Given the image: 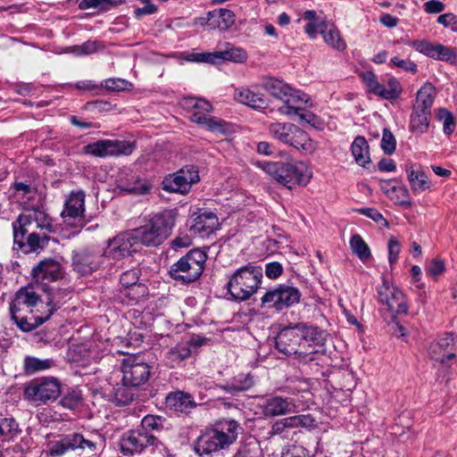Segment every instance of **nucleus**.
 <instances>
[{"label":"nucleus","mask_w":457,"mask_h":457,"mask_svg":"<svg viewBox=\"0 0 457 457\" xmlns=\"http://www.w3.org/2000/svg\"><path fill=\"white\" fill-rule=\"evenodd\" d=\"M187 61L196 62L220 63L222 61L243 62L246 60V53L237 47H231L225 51L213 53H192L187 57Z\"/></svg>","instance_id":"nucleus-21"},{"label":"nucleus","mask_w":457,"mask_h":457,"mask_svg":"<svg viewBox=\"0 0 457 457\" xmlns=\"http://www.w3.org/2000/svg\"><path fill=\"white\" fill-rule=\"evenodd\" d=\"M328 21L320 20V21L307 22L304 27V32L312 39L317 37L318 33L321 34V31L326 27Z\"/></svg>","instance_id":"nucleus-55"},{"label":"nucleus","mask_w":457,"mask_h":457,"mask_svg":"<svg viewBox=\"0 0 457 457\" xmlns=\"http://www.w3.org/2000/svg\"><path fill=\"white\" fill-rule=\"evenodd\" d=\"M381 148L385 154L389 155L394 154L396 148V140L392 132L386 128L383 129Z\"/></svg>","instance_id":"nucleus-52"},{"label":"nucleus","mask_w":457,"mask_h":457,"mask_svg":"<svg viewBox=\"0 0 457 457\" xmlns=\"http://www.w3.org/2000/svg\"><path fill=\"white\" fill-rule=\"evenodd\" d=\"M302 294L297 287L279 284L269 290L262 296V306L281 312L300 302Z\"/></svg>","instance_id":"nucleus-10"},{"label":"nucleus","mask_w":457,"mask_h":457,"mask_svg":"<svg viewBox=\"0 0 457 457\" xmlns=\"http://www.w3.org/2000/svg\"><path fill=\"white\" fill-rule=\"evenodd\" d=\"M387 248L388 261L390 265H393L398 260V255L401 252V244L395 237H391L388 240Z\"/></svg>","instance_id":"nucleus-54"},{"label":"nucleus","mask_w":457,"mask_h":457,"mask_svg":"<svg viewBox=\"0 0 457 457\" xmlns=\"http://www.w3.org/2000/svg\"><path fill=\"white\" fill-rule=\"evenodd\" d=\"M192 121L204 125L207 129L211 131L216 132H223L224 131V122L223 120L212 117L206 113L195 112L192 113L190 116Z\"/></svg>","instance_id":"nucleus-42"},{"label":"nucleus","mask_w":457,"mask_h":457,"mask_svg":"<svg viewBox=\"0 0 457 457\" xmlns=\"http://www.w3.org/2000/svg\"><path fill=\"white\" fill-rule=\"evenodd\" d=\"M253 384V379L249 377H245L243 381L235 380L231 385L228 386L226 389L228 392L234 394L236 392L247 390Z\"/></svg>","instance_id":"nucleus-59"},{"label":"nucleus","mask_w":457,"mask_h":457,"mask_svg":"<svg viewBox=\"0 0 457 457\" xmlns=\"http://www.w3.org/2000/svg\"><path fill=\"white\" fill-rule=\"evenodd\" d=\"M302 345L309 346H323L326 341V333L317 327L307 326L304 323L298 324Z\"/></svg>","instance_id":"nucleus-35"},{"label":"nucleus","mask_w":457,"mask_h":457,"mask_svg":"<svg viewBox=\"0 0 457 457\" xmlns=\"http://www.w3.org/2000/svg\"><path fill=\"white\" fill-rule=\"evenodd\" d=\"M129 82L122 79H107L104 80L102 86L108 90L120 91L127 88Z\"/></svg>","instance_id":"nucleus-58"},{"label":"nucleus","mask_w":457,"mask_h":457,"mask_svg":"<svg viewBox=\"0 0 457 457\" xmlns=\"http://www.w3.org/2000/svg\"><path fill=\"white\" fill-rule=\"evenodd\" d=\"M41 289H37V287L33 283L29 284L26 287H21L15 294L14 298L18 305H29V308L36 310L37 308L44 311L46 303L40 298Z\"/></svg>","instance_id":"nucleus-30"},{"label":"nucleus","mask_w":457,"mask_h":457,"mask_svg":"<svg viewBox=\"0 0 457 457\" xmlns=\"http://www.w3.org/2000/svg\"><path fill=\"white\" fill-rule=\"evenodd\" d=\"M378 301L387 307V309L395 313H407V304L403 293L390 284L389 281L382 278V284L377 287Z\"/></svg>","instance_id":"nucleus-18"},{"label":"nucleus","mask_w":457,"mask_h":457,"mask_svg":"<svg viewBox=\"0 0 457 457\" xmlns=\"http://www.w3.org/2000/svg\"><path fill=\"white\" fill-rule=\"evenodd\" d=\"M453 348V337L452 334H445L436 341L432 342L428 348L430 358L436 361L445 364L449 360L455 357L454 353H451Z\"/></svg>","instance_id":"nucleus-26"},{"label":"nucleus","mask_w":457,"mask_h":457,"mask_svg":"<svg viewBox=\"0 0 457 457\" xmlns=\"http://www.w3.org/2000/svg\"><path fill=\"white\" fill-rule=\"evenodd\" d=\"M350 246L354 254L362 262L368 261L371 253L369 245L365 243L360 235H353L350 239Z\"/></svg>","instance_id":"nucleus-47"},{"label":"nucleus","mask_w":457,"mask_h":457,"mask_svg":"<svg viewBox=\"0 0 457 457\" xmlns=\"http://www.w3.org/2000/svg\"><path fill=\"white\" fill-rule=\"evenodd\" d=\"M405 171L413 193H421L430 188L431 183L419 163H406Z\"/></svg>","instance_id":"nucleus-31"},{"label":"nucleus","mask_w":457,"mask_h":457,"mask_svg":"<svg viewBox=\"0 0 457 457\" xmlns=\"http://www.w3.org/2000/svg\"><path fill=\"white\" fill-rule=\"evenodd\" d=\"M323 28L321 35L324 42L335 50L344 51L346 48V43L342 38L337 28L329 22Z\"/></svg>","instance_id":"nucleus-39"},{"label":"nucleus","mask_w":457,"mask_h":457,"mask_svg":"<svg viewBox=\"0 0 457 457\" xmlns=\"http://www.w3.org/2000/svg\"><path fill=\"white\" fill-rule=\"evenodd\" d=\"M122 382L130 386L145 384L151 375L150 366L140 356H129L122 362Z\"/></svg>","instance_id":"nucleus-14"},{"label":"nucleus","mask_w":457,"mask_h":457,"mask_svg":"<svg viewBox=\"0 0 457 457\" xmlns=\"http://www.w3.org/2000/svg\"><path fill=\"white\" fill-rule=\"evenodd\" d=\"M21 434L17 420L12 417L0 418V443L14 441Z\"/></svg>","instance_id":"nucleus-37"},{"label":"nucleus","mask_w":457,"mask_h":457,"mask_svg":"<svg viewBox=\"0 0 457 457\" xmlns=\"http://www.w3.org/2000/svg\"><path fill=\"white\" fill-rule=\"evenodd\" d=\"M262 280V267L248 263L231 275L226 287L233 299L243 302L257 292Z\"/></svg>","instance_id":"nucleus-3"},{"label":"nucleus","mask_w":457,"mask_h":457,"mask_svg":"<svg viewBox=\"0 0 457 457\" xmlns=\"http://www.w3.org/2000/svg\"><path fill=\"white\" fill-rule=\"evenodd\" d=\"M166 407L176 413L188 414L197 406L192 395L183 391L170 392L165 398Z\"/></svg>","instance_id":"nucleus-27"},{"label":"nucleus","mask_w":457,"mask_h":457,"mask_svg":"<svg viewBox=\"0 0 457 457\" xmlns=\"http://www.w3.org/2000/svg\"><path fill=\"white\" fill-rule=\"evenodd\" d=\"M137 386H130L125 385L123 382L118 386L114 390V398L118 405L125 406L129 404L135 397L133 388Z\"/></svg>","instance_id":"nucleus-48"},{"label":"nucleus","mask_w":457,"mask_h":457,"mask_svg":"<svg viewBox=\"0 0 457 457\" xmlns=\"http://www.w3.org/2000/svg\"><path fill=\"white\" fill-rule=\"evenodd\" d=\"M102 442V436L98 433L85 436L79 432H73L63 435L59 440L52 442L49 447V455L51 457H61L71 451H80L87 454H94L97 452Z\"/></svg>","instance_id":"nucleus-5"},{"label":"nucleus","mask_w":457,"mask_h":457,"mask_svg":"<svg viewBox=\"0 0 457 457\" xmlns=\"http://www.w3.org/2000/svg\"><path fill=\"white\" fill-rule=\"evenodd\" d=\"M191 355V349L188 344H179L166 353V359L172 365L179 364Z\"/></svg>","instance_id":"nucleus-46"},{"label":"nucleus","mask_w":457,"mask_h":457,"mask_svg":"<svg viewBox=\"0 0 457 457\" xmlns=\"http://www.w3.org/2000/svg\"><path fill=\"white\" fill-rule=\"evenodd\" d=\"M54 361L51 359H38L33 356H27L23 361V370L28 375L52 368Z\"/></svg>","instance_id":"nucleus-43"},{"label":"nucleus","mask_w":457,"mask_h":457,"mask_svg":"<svg viewBox=\"0 0 457 457\" xmlns=\"http://www.w3.org/2000/svg\"><path fill=\"white\" fill-rule=\"evenodd\" d=\"M85 193L82 190L72 191L64 203L61 216L63 221L75 228L84 226Z\"/></svg>","instance_id":"nucleus-19"},{"label":"nucleus","mask_w":457,"mask_h":457,"mask_svg":"<svg viewBox=\"0 0 457 457\" xmlns=\"http://www.w3.org/2000/svg\"><path fill=\"white\" fill-rule=\"evenodd\" d=\"M281 457H308L307 451L301 445H292L282 453Z\"/></svg>","instance_id":"nucleus-63"},{"label":"nucleus","mask_w":457,"mask_h":457,"mask_svg":"<svg viewBox=\"0 0 457 457\" xmlns=\"http://www.w3.org/2000/svg\"><path fill=\"white\" fill-rule=\"evenodd\" d=\"M299 331L298 324L281 329L275 338L276 348L285 355L301 354L302 341Z\"/></svg>","instance_id":"nucleus-22"},{"label":"nucleus","mask_w":457,"mask_h":457,"mask_svg":"<svg viewBox=\"0 0 457 457\" xmlns=\"http://www.w3.org/2000/svg\"><path fill=\"white\" fill-rule=\"evenodd\" d=\"M207 260L206 253L200 249L189 251L170 268V276L176 281L187 285L202 275Z\"/></svg>","instance_id":"nucleus-6"},{"label":"nucleus","mask_w":457,"mask_h":457,"mask_svg":"<svg viewBox=\"0 0 457 457\" xmlns=\"http://www.w3.org/2000/svg\"><path fill=\"white\" fill-rule=\"evenodd\" d=\"M19 239L20 240L15 239V228H13L14 245H18L21 250L28 253L45 248L50 240V237L47 236L46 232L40 234L31 231L30 233L28 232L22 238L19 237Z\"/></svg>","instance_id":"nucleus-28"},{"label":"nucleus","mask_w":457,"mask_h":457,"mask_svg":"<svg viewBox=\"0 0 457 457\" xmlns=\"http://www.w3.org/2000/svg\"><path fill=\"white\" fill-rule=\"evenodd\" d=\"M102 47L100 42L88 40L80 46H71L69 52L76 55H87L96 53Z\"/></svg>","instance_id":"nucleus-49"},{"label":"nucleus","mask_w":457,"mask_h":457,"mask_svg":"<svg viewBox=\"0 0 457 457\" xmlns=\"http://www.w3.org/2000/svg\"><path fill=\"white\" fill-rule=\"evenodd\" d=\"M176 213L166 210L154 214L144 226L133 230L138 243L146 246H157L162 244L175 225Z\"/></svg>","instance_id":"nucleus-4"},{"label":"nucleus","mask_w":457,"mask_h":457,"mask_svg":"<svg viewBox=\"0 0 457 457\" xmlns=\"http://www.w3.org/2000/svg\"><path fill=\"white\" fill-rule=\"evenodd\" d=\"M259 166L271 179L289 189L305 186L311 179L306 165L301 162H264Z\"/></svg>","instance_id":"nucleus-2"},{"label":"nucleus","mask_w":457,"mask_h":457,"mask_svg":"<svg viewBox=\"0 0 457 457\" xmlns=\"http://www.w3.org/2000/svg\"><path fill=\"white\" fill-rule=\"evenodd\" d=\"M199 179L198 169L195 165H186L178 171L167 175L162 182V187L169 193L187 195L192 185Z\"/></svg>","instance_id":"nucleus-12"},{"label":"nucleus","mask_w":457,"mask_h":457,"mask_svg":"<svg viewBox=\"0 0 457 457\" xmlns=\"http://www.w3.org/2000/svg\"><path fill=\"white\" fill-rule=\"evenodd\" d=\"M17 224L12 223L15 228V239L19 237L22 238L29 229L40 228L48 233L54 231L51 218L46 212L40 208H31L25 210L18 218Z\"/></svg>","instance_id":"nucleus-11"},{"label":"nucleus","mask_w":457,"mask_h":457,"mask_svg":"<svg viewBox=\"0 0 457 457\" xmlns=\"http://www.w3.org/2000/svg\"><path fill=\"white\" fill-rule=\"evenodd\" d=\"M351 150L356 163L360 166L366 167L370 162L369 145L364 137H356L352 144Z\"/></svg>","instance_id":"nucleus-38"},{"label":"nucleus","mask_w":457,"mask_h":457,"mask_svg":"<svg viewBox=\"0 0 457 457\" xmlns=\"http://www.w3.org/2000/svg\"><path fill=\"white\" fill-rule=\"evenodd\" d=\"M435 55L433 58L448 62L450 63L457 62V52L452 48L443 45H436L435 46Z\"/></svg>","instance_id":"nucleus-50"},{"label":"nucleus","mask_w":457,"mask_h":457,"mask_svg":"<svg viewBox=\"0 0 457 457\" xmlns=\"http://www.w3.org/2000/svg\"><path fill=\"white\" fill-rule=\"evenodd\" d=\"M152 183L145 179L139 177L132 178L131 181L120 186L121 191L134 194V195H145L152 189Z\"/></svg>","instance_id":"nucleus-44"},{"label":"nucleus","mask_w":457,"mask_h":457,"mask_svg":"<svg viewBox=\"0 0 457 457\" xmlns=\"http://www.w3.org/2000/svg\"><path fill=\"white\" fill-rule=\"evenodd\" d=\"M410 46H411L416 51L424 54L429 57H434L435 54V46L430 44L425 40H415L412 41Z\"/></svg>","instance_id":"nucleus-53"},{"label":"nucleus","mask_w":457,"mask_h":457,"mask_svg":"<svg viewBox=\"0 0 457 457\" xmlns=\"http://www.w3.org/2000/svg\"><path fill=\"white\" fill-rule=\"evenodd\" d=\"M137 244L138 241L134 231L120 234L109 240L104 255L114 260L122 259L136 252Z\"/></svg>","instance_id":"nucleus-20"},{"label":"nucleus","mask_w":457,"mask_h":457,"mask_svg":"<svg viewBox=\"0 0 457 457\" xmlns=\"http://www.w3.org/2000/svg\"><path fill=\"white\" fill-rule=\"evenodd\" d=\"M431 111L420 109V107H413L411 116V129L419 133L427 131L429 125V117Z\"/></svg>","instance_id":"nucleus-41"},{"label":"nucleus","mask_w":457,"mask_h":457,"mask_svg":"<svg viewBox=\"0 0 457 457\" xmlns=\"http://www.w3.org/2000/svg\"><path fill=\"white\" fill-rule=\"evenodd\" d=\"M445 7L439 0H429L424 4V10L428 13H439L445 10Z\"/></svg>","instance_id":"nucleus-64"},{"label":"nucleus","mask_w":457,"mask_h":457,"mask_svg":"<svg viewBox=\"0 0 457 457\" xmlns=\"http://www.w3.org/2000/svg\"><path fill=\"white\" fill-rule=\"evenodd\" d=\"M145 5L141 8H137L135 10L136 17L139 18L143 15L153 14L156 12L157 8L154 4L151 3V0H139Z\"/></svg>","instance_id":"nucleus-62"},{"label":"nucleus","mask_w":457,"mask_h":457,"mask_svg":"<svg viewBox=\"0 0 457 457\" xmlns=\"http://www.w3.org/2000/svg\"><path fill=\"white\" fill-rule=\"evenodd\" d=\"M361 77L369 87L370 92L384 99L396 98L401 93L400 85L394 79H390L387 87H385L378 81L376 75L372 71H367L362 72Z\"/></svg>","instance_id":"nucleus-23"},{"label":"nucleus","mask_w":457,"mask_h":457,"mask_svg":"<svg viewBox=\"0 0 457 457\" xmlns=\"http://www.w3.org/2000/svg\"><path fill=\"white\" fill-rule=\"evenodd\" d=\"M244 428L232 419H224L216 424V428L201 435L195 445V452L199 455L210 454L228 447L237 441Z\"/></svg>","instance_id":"nucleus-1"},{"label":"nucleus","mask_w":457,"mask_h":457,"mask_svg":"<svg viewBox=\"0 0 457 457\" xmlns=\"http://www.w3.org/2000/svg\"><path fill=\"white\" fill-rule=\"evenodd\" d=\"M262 87L273 97L290 103L289 96H293V88L283 80L276 78H266L262 80Z\"/></svg>","instance_id":"nucleus-33"},{"label":"nucleus","mask_w":457,"mask_h":457,"mask_svg":"<svg viewBox=\"0 0 457 457\" xmlns=\"http://www.w3.org/2000/svg\"><path fill=\"white\" fill-rule=\"evenodd\" d=\"M233 457H259V448L251 443L241 445Z\"/></svg>","instance_id":"nucleus-57"},{"label":"nucleus","mask_w":457,"mask_h":457,"mask_svg":"<svg viewBox=\"0 0 457 457\" xmlns=\"http://www.w3.org/2000/svg\"><path fill=\"white\" fill-rule=\"evenodd\" d=\"M360 214L365 215L376 222H381L382 225L387 227L388 222L383 215L375 208H360L355 210Z\"/></svg>","instance_id":"nucleus-56"},{"label":"nucleus","mask_w":457,"mask_h":457,"mask_svg":"<svg viewBox=\"0 0 457 457\" xmlns=\"http://www.w3.org/2000/svg\"><path fill=\"white\" fill-rule=\"evenodd\" d=\"M209 25L225 31L235 24V14L231 10L220 8L211 11L207 14Z\"/></svg>","instance_id":"nucleus-34"},{"label":"nucleus","mask_w":457,"mask_h":457,"mask_svg":"<svg viewBox=\"0 0 457 457\" xmlns=\"http://www.w3.org/2000/svg\"><path fill=\"white\" fill-rule=\"evenodd\" d=\"M104 256L100 250L94 247L75 250L71 255L72 269L81 276L91 274L103 264Z\"/></svg>","instance_id":"nucleus-15"},{"label":"nucleus","mask_w":457,"mask_h":457,"mask_svg":"<svg viewBox=\"0 0 457 457\" xmlns=\"http://www.w3.org/2000/svg\"><path fill=\"white\" fill-rule=\"evenodd\" d=\"M283 271L282 265L278 262H269L266 264L265 274L269 278H278Z\"/></svg>","instance_id":"nucleus-61"},{"label":"nucleus","mask_w":457,"mask_h":457,"mask_svg":"<svg viewBox=\"0 0 457 457\" xmlns=\"http://www.w3.org/2000/svg\"><path fill=\"white\" fill-rule=\"evenodd\" d=\"M234 99L237 102L255 110L265 109L268 106V103L264 96L248 87L235 88Z\"/></svg>","instance_id":"nucleus-29"},{"label":"nucleus","mask_w":457,"mask_h":457,"mask_svg":"<svg viewBox=\"0 0 457 457\" xmlns=\"http://www.w3.org/2000/svg\"><path fill=\"white\" fill-rule=\"evenodd\" d=\"M269 134L276 140L300 149L305 153H312L315 149L314 143L308 134L298 126L289 122H273L269 126Z\"/></svg>","instance_id":"nucleus-7"},{"label":"nucleus","mask_w":457,"mask_h":457,"mask_svg":"<svg viewBox=\"0 0 457 457\" xmlns=\"http://www.w3.org/2000/svg\"><path fill=\"white\" fill-rule=\"evenodd\" d=\"M219 220L212 212H201L194 218L189 230L192 234L200 237H208L219 228Z\"/></svg>","instance_id":"nucleus-25"},{"label":"nucleus","mask_w":457,"mask_h":457,"mask_svg":"<svg viewBox=\"0 0 457 457\" xmlns=\"http://www.w3.org/2000/svg\"><path fill=\"white\" fill-rule=\"evenodd\" d=\"M262 413L266 418H274L293 413L296 410L294 399L274 395L267 398L262 403Z\"/></svg>","instance_id":"nucleus-24"},{"label":"nucleus","mask_w":457,"mask_h":457,"mask_svg":"<svg viewBox=\"0 0 457 457\" xmlns=\"http://www.w3.org/2000/svg\"><path fill=\"white\" fill-rule=\"evenodd\" d=\"M60 394L61 385L54 378L33 379L24 389L25 399L37 406L56 400Z\"/></svg>","instance_id":"nucleus-9"},{"label":"nucleus","mask_w":457,"mask_h":457,"mask_svg":"<svg viewBox=\"0 0 457 457\" xmlns=\"http://www.w3.org/2000/svg\"><path fill=\"white\" fill-rule=\"evenodd\" d=\"M161 444L158 438L148 434L139 428L128 431L120 438V451L123 454H133L145 451L150 446H156Z\"/></svg>","instance_id":"nucleus-17"},{"label":"nucleus","mask_w":457,"mask_h":457,"mask_svg":"<svg viewBox=\"0 0 457 457\" xmlns=\"http://www.w3.org/2000/svg\"><path fill=\"white\" fill-rule=\"evenodd\" d=\"M171 425L168 420L161 415L147 414L142 420L139 428L148 434L160 433L169 430Z\"/></svg>","instance_id":"nucleus-36"},{"label":"nucleus","mask_w":457,"mask_h":457,"mask_svg":"<svg viewBox=\"0 0 457 457\" xmlns=\"http://www.w3.org/2000/svg\"><path fill=\"white\" fill-rule=\"evenodd\" d=\"M63 277V270L61 263L54 259L48 258L38 262L32 269L33 284L41 291L49 290L47 284L55 282Z\"/></svg>","instance_id":"nucleus-16"},{"label":"nucleus","mask_w":457,"mask_h":457,"mask_svg":"<svg viewBox=\"0 0 457 457\" xmlns=\"http://www.w3.org/2000/svg\"><path fill=\"white\" fill-rule=\"evenodd\" d=\"M136 149V144L127 140L101 139L84 146L85 154L99 158L107 156L129 155Z\"/></svg>","instance_id":"nucleus-13"},{"label":"nucleus","mask_w":457,"mask_h":457,"mask_svg":"<svg viewBox=\"0 0 457 457\" xmlns=\"http://www.w3.org/2000/svg\"><path fill=\"white\" fill-rule=\"evenodd\" d=\"M49 290L44 291L47 295L46 306L54 307V311H56L64 302V298L70 294V290L67 287L54 288L53 287H49Z\"/></svg>","instance_id":"nucleus-45"},{"label":"nucleus","mask_w":457,"mask_h":457,"mask_svg":"<svg viewBox=\"0 0 457 457\" xmlns=\"http://www.w3.org/2000/svg\"><path fill=\"white\" fill-rule=\"evenodd\" d=\"M54 312V307H44V311L39 308L31 309L29 305H18L16 298L10 303L11 317L17 326L25 332L31 331L45 321L50 319Z\"/></svg>","instance_id":"nucleus-8"},{"label":"nucleus","mask_w":457,"mask_h":457,"mask_svg":"<svg viewBox=\"0 0 457 457\" xmlns=\"http://www.w3.org/2000/svg\"><path fill=\"white\" fill-rule=\"evenodd\" d=\"M140 274V270L135 268L124 271L120 278V283L125 289L135 291L133 294H131V292L127 294V295L132 300H137L140 295H144L146 292L145 286L138 283Z\"/></svg>","instance_id":"nucleus-32"},{"label":"nucleus","mask_w":457,"mask_h":457,"mask_svg":"<svg viewBox=\"0 0 457 457\" xmlns=\"http://www.w3.org/2000/svg\"><path fill=\"white\" fill-rule=\"evenodd\" d=\"M436 96V88L431 83L424 84L417 93L416 102L413 107H420L431 111Z\"/></svg>","instance_id":"nucleus-40"},{"label":"nucleus","mask_w":457,"mask_h":457,"mask_svg":"<svg viewBox=\"0 0 457 457\" xmlns=\"http://www.w3.org/2000/svg\"><path fill=\"white\" fill-rule=\"evenodd\" d=\"M437 118L443 121L444 132L445 134H452L455 129V122L453 114L446 109H439Z\"/></svg>","instance_id":"nucleus-51"},{"label":"nucleus","mask_w":457,"mask_h":457,"mask_svg":"<svg viewBox=\"0 0 457 457\" xmlns=\"http://www.w3.org/2000/svg\"><path fill=\"white\" fill-rule=\"evenodd\" d=\"M391 63L396 67H399L406 71H411L415 73L417 71V64L408 59H401L397 56H395L391 59Z\"/></svg>","instance_id":"nucleus-60"}]
</instances>
